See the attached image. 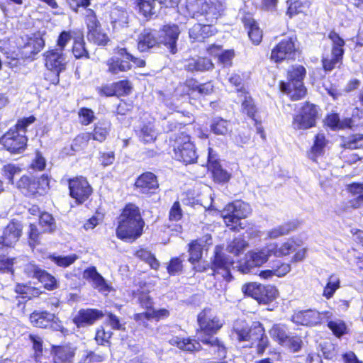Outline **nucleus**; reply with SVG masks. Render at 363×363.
<instances>
[{
    "label": "nucleus",
    "mask_w": 363,
    "mask_h": 363,
    "mask_svg": "<svg viewBox=\"0 0 363 363\" xmlns=\"http://www.w3.org/2000/svg\"><path fill=\"white\" fill-rule=\"evenodd\" d=\"M328 325L337 336H341L345 333L346 325L342 320L328 321Z\"/></svg>",
    "instance_id": "338daca9"
},
{
    "label": "nucleus",
    "mask_w": 363,
    "mask_h": 363,
    "mask_svg": "<svg viewBox=\"0 0 363 363\" xmlns=\"http://www.w3.org/2000/svg\"><path fill=\"white\" fill-rule=\"evenodd\" d=\"M138 132L140 139L146 143L153 142L157 135L155 125L151 122L143 123Z\"/></svg>",
    "instance_id": "f704fd0d"
},
{
    "label": "nucleus",
    "mask_w": 363,
    "mask_h": 363,
    "mask_svg": "<svg viewBox=\"0 0 363 363\" xmlns=\"http://www.w3.org/2000/svg\"><path fill=\"white\" fill-rule=\"evenodd\" d=\"M38 280L43 284L45 289L49 291H52L58 287V283L55 277L45 270L41 272V275Z\"/></svg>",
    "instance_id": "8fccbe9b"
},
{
    "label": "nucleus",
    "mask_w": 363,
    "mask_h": 363,
    "mask_svg": "<svg viewBox=\"0 0 363 363\" xmlns=\"http://www.w3.org/2000/svg\"><path fill=\"white\" fill-rule=\"evenodd\" d=\"M248 246V242L245 240L244 238L239 237L235 238L228 243L227 246V250L230 253L238 255L240 253L243 252Z\"/></svg>",
    "instance_id": "a18cd8bd"
},
{
    "label": "nucleus",
    "mask_w": 363,
    "mask_h": 363,
    "mask_svg": "<svg viewBox=\"0 0 363 363\" xmlns=\"http://www.w3.org/2000/svg\"><path fill=\"white\" fill-rule=\"evenodd\" d=\"M54 359L60 363H75L77 348L72 345L53 347Z\"/></svg>",
    "instance_id": "a878e982"
},
{
    "label": "nucleus",
    "mask_w": 363,
    "mask_h": 363,
    "mask_svg": "<svg viewBox=\"0 0 363 363\" xmlns=\"http://www.w3.org/2000/svg\"><path fill=\"white\" fill-rule=\"evenodd\" d=\"M300 225L298 220H292L282 225L276 226L267 232V236L269 239H277L279 237L288 235L291 231L296 230Z\"/></svg>",
    "instance_id": "c85d7f7f"
},
{
    "label": "nucleus",
    "mask_w": 363,
    "mask_h": 363,
    "mask_svg": "<svg viewBox=\"0 0 363 363\" xmlns=\"http://www.w3.org/2000/svg\"><path fill=\"white\" fill-rule=\"evenodd\" d=\"M271 254L276 257L289 256L293 253L292 262H303L306 257L308 249L303 246V241L298 237H291L281 243H269Z\"/></svg>",
    "instance_id": "423d86ee"
},
{
    "label": "nucleus",
    "mask_w": 363,
    "mask_h": 363,
    "mask_svg": "<svg viewBox=\"0 0 363 363\" xmlns=\"http://www.w3.org/2000/svg\"><path fill=\"white\" fill-rule=\"evenodd\" d=\"M110 18L114 28L123 27L128 23L126 11L118 8H114L111 11Z\"/></svg>",
    "instance_id": "ea45409f"
},
{
    "label": "nucleus",
    "mask_w": 363,
    "mask_h": 363,
    "mask_svg": "<svg viewBox=\"0 0 363 363\" xmlns=\"http://www.w3.org/2000/svg\"><path fill=\"white\" fill-rule=\"evenodd\" d=\"M160 43L159 35L155 31L145 29L139 35L138 49L140 52H145Z\"/></svg>",
    "instance_id": "bb28decb"
},
{
    "label": "nucleus",
    "mask_w": 363,
    "mask_h": 363,
    "mask_svg": "<svg viewBox=\"0 0 363 363\" xmlns=\"http://www.w3.org/2000/svg\"><path fill=\"white\" fill-rule=\"evenodd\" d=\"M23 225L17 220L11 221L4 229L0 237V250L4 247H13L22 235Z\"/></svg>",
    "instance_id": "6ab92c4d"
},
{
    "label": "nucleus",
    "mask_w": 363,
    "mask_h": 363,
    "mask_svg": "<svg viewBox=\"0 0 363 363\" xmlns=\"http://www.w3.org/2000/svg\"><path fill=\"white\" fill-rule=\"evenodd\" d=\"M325 145L326 141L324 134H317L314 140V144L308 152V157L313 161L316 162L318 157L323 155Z\"/></svg>",
    "instance_id": "72a5a7b5"
},
{
    "label": "nucleus",
    "mask_w": 363,
    "mask_h": 363,
    "mask_svg": "<svg viewBox=\"0 0 363 363\" xmlns=\"http://www.w3.org/2000/svg\"><path fill=\"white\" fill-rule=\"evenodd\" d=\"M106 65L108 71L113 74H118L120 72H127L131 69L130 62L122 57L121 58L113 57L108 59L106 61Z\"/></svg>",
    "instance_id": "7c9ffc66"
},
{
    "label": "nucleus",
    "mask_w": 363,
    "mask_h": 363,
    "mask_svg": "<svg viewBox=\"0 0 363 363\" xmlns=\"http://www.w3.org/2000/svg\"><path fill=\"white\" fill-rule=\"evenodd\" d=\"M210 128L216 135H225L231 131L232 126L230 121L218 117L212 119Z\"/></svg>",
    "instance_id": "c9c22d12"
},
{
    "label": "nucleus",
    "mask_w": 363,
    "mask_h": 363,
    "mask_svg": "<svg viewBox=\"0 0 363 363\" xmlns=\"http://www.w3.org/2000/svg\"><path fill=\"white\" fill-rule=\"evenodd\" d=\"M242 292L247 296L255 299L260 304H267L273 301L279 295L274 286H264L257 282L247 283L242 286Z\"/></svg>",
    "instance_id": "1a4fd4ad"
},
{
    "label": "nucleus",
    "mask_w": 363,
    "mask_h": 363,
    "mask_svg": "<svg viewBox=\"0 0 363 363\" xmlns=\"http://www.w3.org/2000/svg\"><path fill=\"white\" fill-rule=\"evenodd\" d=\"M296 55L294 41L291 38L283 39L271 52L270 59L274 62L294 59Z\"/></svg>",
    "instance_id": "f3484780"
},
{
    "label": "nucleus",
    "mask_w": 363,
    "mask_h": 363,
    "mask_svg": "<svg viewBox=\"0 0 363 363\" xmlns=\"http://www.w3.org/2000/svg\"><path fill=\"white\" fill-rule=\"evenodd\" d=\"M286 3L288 5L286 15L290 18L303 11V5L300 1L288 0Z\"/></svg>",
    "instance_id": "13d9d810"
},
{
    "label": "nucleus",
    "mask_w": 363,
    "mask_h": 363,
    "mask_svg": "<svg viewBox=\"0 0 363 363\" xmlns=\"http://www.w3.org/2000/svg\"><path fill=\"white\" fill-rule=\"evenodd\" d=\"M213 64L210 59L206 57H196V71L203 72L212 69Z\"/></svg>",
    "instance_id": "774afa93"
},
{
    "label": "nucleus",
    "mask_w": 363,
    "mask_h": 363,
    "mask_svg": "<svg viewBox=\"0 0 363 363\" xmlns=\"http://www.w3.org/2000/svg\"><path fill=\"white\" fill-rule=\"evenodd\" d=\"M87 39L89 41L93 42L99 45H105L108 40L107 35L101 33L100 28L96 30L88 32Z\"/></svg>",
    "instance_id": "6e6d98bb"
},
{
    "label": "nucleus",
    "mask_w": 363,
    "mask_h": 363,
    "mask_svg": "<svg viewBox=\"0 0 363 363\" xmlns=\"http://www.w3.org/2000/svg\"><path fill=\"white\" fill-rule=\"evenodd\" d=\"M233 261L225 254L218 252V247L212 262L211 268L215 274H220L224 279L229 281L231 279L230 269Z\"/></svg>",
    "instance_id": "aec40b11"
},
{
    "label": "nucleus",
    "mask_w": 363,
    "mask_h": 363,
    "mask_svg": "<svg viewBox=\"0 0 363 363\" xmlns=\"http://www.w3.org/2000/svg\"><path fill=\"white\" fill-rule=\"evenodd\" d=\"M328 37L332 41L331 56H323L322 65L325 71L331 72L336 67H340L342 62L345 41L335 32H330Z\"/></svg>",
    "instance_id": "9d476101"
},
{
    "label": "nucleus",
    "mask_w": 363,
    "mask_h": 363,
    "mask_svg": "<svg viewBox=\"0 0 363 363\" xmlns=\"http://www.w3.org/2000/svg\"><path fill=\"white\" fill-rule=\"evenodd\" d=\"M141 305L147 309L144 313H140L135 315L134 318L136 321H142L145 319H151L150 308L152 307V301L149 296L143 295L140 298Z\"/></svg>",
    "instance_id": "de8ad7c7"
},
{
    "label": "nucleus",
    "mask_w": 363,
    "mask_h": 363,
    "mask_svg": "<svg viewBox=\"0 0 363 363\" xmlns=\"http://www.w3.org/2000/svg\"><path fill=\"white\" fill-rule=\"evenodd\" d=\"M117 53L119 56L125 58L129 62L130 61L133 62L138 67H144L145 66V61L144 60L134 57L127 51L126 48H118Z\"/></svg>",
    "instance_id": "4d7b16f0"
},
{
    "label": "nucleus",
    "mask_w": 363,
    "mask_h": 363,
    "mask_svg": "<svg viewBox=\"0 0 363 363\" xmlns=\"http://www.w3.org/2000/svg\"><path fill=\"white\" fill-rule=\"evenodd\" d=\"M48 258L58 267L66 268L72 264L78 259V256L76 254L66 256L52 254Z\"/></svg>",
    "instance_id": "a19ab883"
},
{
    "label": "nucleus",
    "mask_w": 363,
    "mask_h": 363,
    "mask_svg": "<svg viewBox=\"0 0 363 363\" xmlns=\"http://www.w3.org/2000/svg\"><path fill=\"white\" fill-rule=\"evenodd\" d=\"M270 250L268 244L264 247L249 251L239 264L240 271L244 274L250 273L253 268L266 263L272 255Z\"/></svg>",
    "instance_id": "f8f14e48"
},
{
    "label": "nucleus",
    "mask_w": 363,
    "mask_h": 363,
    "mask_svg": "<svg viewBox=\"0 0 363 363\" xmlns=\"http://www.w3.org/2000/svg\"><path fill=\"white\" fill-rule=\"evenodd\" d=\"M48 185V177L45 175L38 179L33 177L23 176L17 183V187L26 196L42 194Z\"/></svg>",
    "instance_id": "2eb2a0df"
},
{
    "label": "nucleus",
    "mask_w": 363,
    "mask_h": 363,
    "mask_svg": "<svg viewBox=\"0 0 363 363\" xmlns=\"http://www.w3.org/2000/svg\"><path fill=\"white\" fill-rule=\"evenodd\" d=\"M180 33V29L176 24H167L163 26L158 34L160 42L170 50L172 54L177 52V41Z\"/></svg>",
    "instance_id": "4be33fe9"
},
{
    "label": "nucleus",
    "mask_w": 363,
    "mask_h": 363,
    "mask_svg": "<svg viewBox=\"0 0 363 363\" xmlns=\"http://www.w3.org/2000/svg\"><path fill=\"white\" fill-rule=\"evenodd\" d=\"M111 128V123L108 120L103 119L98 121L92 132V138L99 142L104 141L108 135Z\"/></svg>",
    "instance_id": "2f4dec72"
},
{
    "label": "nucleus",
    "mask_w": 363,
    "mask_h": 363,
    "mask_svg": "<svg viewBox=\"0 0 363 363\" xmlns=\"http://www.w3.org/2000/svg\"><path fill=\"white\" fill-rule=\"evenodd\" d=\"M78 114L80 123L84 125H89L95 118L94 111L87 108H80Z\"/></svg>",
    "instance_id": "052dcab7"
},
{
    "label": "nucleus",
    "mask_w": 363,
    "mask_h": 363,
    "mask_svg": "<svg viewBox=\"0 0 363 363\" xmlns=\"http://www.w3.org/2000/svg\"><path fill=\"white\" fill-rule=\"evenodd\" d=\"M143 225L138 207L127 204L121 215L116 235L121 240L135 239L142 234Z\"/></svg>",
    "instance_id": "7ed1b4c3"
},
{
    "label": "nucleus",
    "mask_w": 363,
    "mask_h": 363,
    "mask_svg": "<svg viewBox=\"0 0 363 363\" xmlns=\"http://www.w3.org/2000/svg\"><path fill=\"white\" fill-rule=\"evenodd\" d=\"M168 342L171 345L176 346L184 351L193 352L199 350L201 347L199 342L190 339L189 337L172 336L168 339Z\"/></svg>",
    "instance_id": "cd10ccee"
},
{
    "label": "nucleus",
    "mask_w": 363,
    "mask_h": 363,
    "mask_svg": "<svg viewBox=\"0 0 363 363\" xmlns=\"http://www.w3.org/2000/svg\"><path fill=\"white\" fill-rule=\"evenodd\" d=\"M35 117L30 116L19 120L14 128H11L1 138L0 143L11 153H21L26 147V128L35 121Z\"/></svg>",
    "instance_id": "20e7f679"
},
{
    "label": "nucleus",
    "mask_w": 363,
    "mask_h": 363,
    "mask_svg": "<svg viewBox=\"0 0 363 363\" xmlns=\"http://www.w3.org/2000/svg\"><path fill=\"white\" fill-rule=\"evenodd\" d=\"M306 74V70L303 66L300 65L291 66L287 73L289 82L280 83L281 91L286 93L294 101L303 98L306 94V89L303 85Z\"/></svg>",
    "instance_id": "39448f33"
},
{
    "label": "nucleus",
    "mask_w": 363,
    "mask_h": 363,
    "mask_svg": "<svg viewBox=\"0 0 363 363\" xmlns=\"http://www.w3.org/2000/svg\"><path fill=\"white\" fill-rule=\"evenodd\" d=\"M21 169L12 164L4 165L2 168L3 176L8 179L9 183L13 184V178L16 174H19Z\"/></svg>",
    "instance_id": "bf43d9fd"
},
{
    "label": "nucleus",
    "mask_w": 363,
    "mask_h": 363,
    "mask_svg": "<svg viewBox=\"0 0 363 363\" xmlns=\"http://www.w3.org/2000/svg\"><path fill=\"white\" fill-rule=\"evenodd\" d=\"M83 278L91 283L92 286L100 293L108 294L111 286L106 282L105 279L97 272L95 267L86 269L83 273Z\"/></svg>",
    "instance_id": "5701e85b"
},
{
    "label": "nucleus",
    "mask_w": 363,
    "mask_h": 363,
    "mask_svg": "<svg viewBox=\"0 0 363 363\" xmlns=\"http://www.w3.org/2000/svg\"><path fill=\"white\" fill-rule=\"evenodd\" d=\"M72 38L71 31H62L58 36L57 40V47L55 48L65 52L67 45L70 42Z\"/></svg>",
    "instance_id": "680f3d73"
},
{
    "label": "nucleus",
    "mask_w": 363,
    "mask_h": 363,
    "mask_svg": "<svg viewBox=\"0 0 363 363\" xmlns=\"http://www.w3.org/2000/svg\"><path fill=\"white\" fill-rule=\"evenodd\" d=\"M39 223L44 232H52L56 228V225L52 216L48 213H43L39 218Z\"/></svg>",
    "instance_id": "09e8293b"
},
{
    "label": "nucleus",
    "mask_w": 363,
    "mask_h": 363,
    "mask_svg": "<svg viewBox=\"0 0 363 363\" xmlns=\"http://www.w3.org/2000/svg\"><path fill=\"white\" fill-rule=\"evenodd\" d=\"M55 318V315L46 311L33 312L30 315L31 323L38 328H47L50 325L51 320Z\"/></svg>",
    "instance_id": "473e14b6"
},
{
    "label": "nucleus",
    "mask_w": 363,
    "mask_h": 363,
    "mask_svg": "<svg viewBox=\"0 0 363 363\" xmlns=\"http://www.w3.org/2000/svg\"><path fill=\"white\" fill-rule=\"evenodd\" d=\"M174 157L186 164L196 162L198 155L189 135L180 133L176 138L174 145Z\"/></svg>",
    "instance_id": "6e6552de"
},
{
    "label": "nucleus",
    "mask_w": 363,
    "mask_h": 363,
    "mask_svg": "<svg viewBox=\"0 0 363 363\" xmlns=\"http://www.w3.org/2000/svg\"><path fill=\"white\" fill-rule=\"evenodd\" d=\"M43 271L44 269H42L33 263H28L24 267V272L27 277L30 278L38 279L41 275V272H43Z\"/></svg>",
    "instance_id": "e2e57ef3"
},
{
    "label": "nucleus",
    "mask_w": 363,
    "mask_h": 363,
    "mask_svg": "<svg viewBox=\"0 0 363 363\" xmlns=\"http://www.w3.org/2000/svg\"><path fill=\"white\" fill-rule=\"evenodd\" d=\"M262 334V325L255 322L250 327L246 321L238 320L234 323L233 335L239 342H247L250 346L254 337Z\"/></svg>",
    "instance_id": "4468645a"
},
{
    "label": "nucleus",
    "mask_w": 363,
    "mask_h": 363,
    "mask_svg": "<svg viewBox=\"0 0 363 363\" xmlns=\"http://www.w3.org/2000/svg\"><path fill=\"white\" fill-rule=\"evenodd\" d=\"M325 124L333 130L343 129L350 128L352 124V121L350 118H345L340 121L337 113H332L328 115L325 118Z\"/></svg>",
    "instance_id": "e433bc0d"
},
{
    "label": "nucleus",
    "mask_w": 363,
    "mask_h": 363,
    "mask_svg": "<svg viewBox=\"0 0 363 363\" xmlns=\"http://www.w3.org/2000/svg\"><path fill=\"white\" fill-rule=\"evenodd\" d=\"M332 316L330 311L320 313L314 309H307L294 312L291 320L297 325L313 326L320 324L323 320L328 321Z\"/></svg>",
    "instance_id": "ddd939ff"
},
{
    "label": "nucleus",
    "mask_w": 363,
    "mask_h": 363,
    "mask_svg": "<svg viewBox=\"0 0 363 363\" xmlns=\"http://www.w3.org/2000/svg\"><path fill=\"white\" fill-rule=\"evenodd\" d=\"M340 287V281L337 276L330 275L328 279L326 286L323 289V296L327 299L332 298L339 288Z\"/></svg>",
    "instance_id": "c03bdc74"
},
{
    "label": "nucleus",
    "mask_w": 363,
    "mask_h": 363,
    "mask_svg": "<svg viewBox=\"0 0 363 363\" xmlns=\"http://www.w3.org/2000/svg\"><path fill=\"white\" fill-rule=\"evenodd\" d=\"M212 172L214 179L219 182H228L230 178V174L223 169L219 163L208 167Z\"/></svg>",
    "instance_id": "3c124183"
},
{
    "label": "nucleus",
    "mask_w": 363,
    "mask_h": 363,
    "mask_svg": "<svg viewBox=\"0 0 363 363\" xmlns=\"http://www.w3.org/2000/svg\"><path fill=\"white\" fill-rule=\"evenodd\" d=\"M104 313L98 309H80L74 317L73 323L77 328H84L93 325L97 320L101 318Z\"/></svg>",
    "instance_id": "b1692460"
},
{
    "label": "nucleus",
    "mask_w": 363,
    "mask_h": 363,
    "mask_svg": "<svg viewBox=\"0 0 363 363\" xmlns=\"http://www.w3.org/2000/svg\"><path fill=\"white\" fill-rule=\"evenodd\" d=\"M177 91H182L187 95L197 94L201 96H206L213 93V86L211 82L199 84L195 79H190L186 80L185 83L180 84L177 88Z\"/></svg>",
    "instance_id": "412c9836"
},
{
    "label": "nucleus",
    "mask_w": 363,
    "mask_h": 363,
    "mask_svg": "<svg viewBox=\"0 0 363 363\" xmlns=\"http://www.w3.org/2000/svg\"><path fill=\"white\" fill-rule=\"evenodd\" d=\"M84 41L82 33H79V38L74 40L72 52L76 58L87 57L88 52L84 47Z\"/></svg>",
    "instance_id": "603ef678"
},
{
    "label": "nucleus",
    "mask_w": 363,
    "mask_h": 363,
    "mask_svg": "<svg viewBox=\"0 0 363 363\" xmlns=\"http://www.w3.org/2000/svg\"><path fill=\"white\" fill-rule=\"evenodd\" d=\"M86 23L88 28V32L96 30L100 28L99 22L98 21L96 15L91 10H89L86 15Z\"/></svg>",
    "instance_id": "69168bd1"
},
{
    "label": "nucleus",
    "mask_w": 363,
    "mask_h": 363,
    "mask_svg": "<svg viewBox=\"0 0 363 363\" xmlns=\"http://www.w3.org/2000/svg\"><path fill=\"white\" fill-rule=\"evenodd\" d=\"M318 107L306 102L301 105L298 112L294 116L293 127L296 130H306L315 125L318 118Z\"/></svg>",
    "instance_id": "9b49d317"
},
{
    "label": "nucleus",
    "mask_w": 363,
    "mask_h": 363,
    "mask_svg": "<svg viewBox=\"0 0 363 363\" xmlns=\"http://www.w3.org/2000/svg\"><path fill=\"white\" fill-rule=\"evenodd\" d=\"M139 11L145 17L155 13L156 0H133Z\"/></svg>",
    "instance_id": "49530a36"
},
{
    "label": "nucleus",
    "mask_w": 363,
    "mask_h": 363,
    "mask_svg": "<svg viewBox=\"0 0 363 363\" xmlns=\"http://www.w3.org/2000/svg\"><path fill=\"white\" fill-rule=\"evenodd\" d=\"M203 240L193 241L189 245V261L194 264L198 262L202 257V251L206 245H203Z\"/></svg>",
    "instance_id": "37998d69"
},
{
    "label": "nucleus",
    "mask_w": 363,
    "mask_h": 363,
    "mask_svg": "<svg viewBox=\"0 0 363 363\" xmlns=\"http://www.w3.org/2000/svg\"><path fill=\"white\" fill-rule=\"evenodd\" d=\"M251 213L250 206L242 201L228 203L222 212L224 222L230 229L239 231L244 229L241 219L245 218Z\"/></svg>",
    "instance_id": "0eeeda50"
},
{
    "label": "nucleus",
    "mask_w": 363,
    "mask_h": 363,
    "mask_svg": "<svg viewBox=\"0 0 363 363\" xmlns=\"http://www.w3.org/2000/svg\"><path fill=\"white\" fill-rule=\"evenodd\" d=\"M225 9L223 0H206L200 5L198 0H179L177 9L186 17L197 19L198 23L189 29V38L202 41L213 35L216 28L213 23Z\"/></svg>",
    "instance_id": "f257e3e1"
},
{
    "label": "nucleus",
    "mask_w": 363,
    "mask_h": 363,
    "mask_svg": "<svg viewBox=\"0 0 363 363\" xmlns=\"http://www.w3.org/2000/svg\"><path fill=\"white\" fill-rule=\"evenodd\" d=\"M135 187L142 194H152L158 188L159 184L156 176L152 172L141 174L135 183Z\"/></svg>",
    "instance_id": "393cba45"
},
{
    "label": "nucleus",
    "mask_w": 363,
    "mask_h": 363,
    "mask_svg": "<svg viewBox=\"0 0 363 363\" xmlns=\"http://www.w3.org/2000/svg\"><path fill=\"white\" fill-rule=\"evenodd\" d=\"M135 255L145 261L147 263L150 264L151 268L152 269H157L159 267V262L155 257L153 255L151 254V252L147 250L141 249L140 250H138L135 253Z\"/></svg>",
    "instance_id": "5fc2aeb1"
},
{
    "label": "nucleus",
    "mask_w": 363,
    "mask_h": 363,
    "mask_svg": "<svg viewBox=\"0 0 363 363\" xmlns=\"http://www.w3.org/2000/svg\"><path fill=\"white\" fill-rule=\"evenodd\" d=\"M70 196L77 203L84 202L91 194V187L87 180L82 177H76L69 181Z\"/></svg>",
    "instance_id": "a211bd4d"
},
{
    "label": "nucleus",
    "mask_w": 363,
    "mask_h": 363,
    "mask_svg": "<svg viewBox=\"0 0 363 363\" xmlns=\"http://www.w3.org/2000/svg\"><path fill=\"white\" fill-rule=\"evenodd\" d=\"M270 337L280 345H284L287 340L288 335L287 328L281 324H275L269 331Z\"/></svg>",
    "instance_id": "4c0bfd02"
},
{
    "label": "nucleus",
    "mask_w": 363,
    "mask_h": 363,
    "mask_svg": "<svg viewBox=\"0 0 363 363\" xmlns=\"http://www.w3.org/2000/svg\"><path fill=\"white\" fill-rule=\"evenodd\" d=\"M45 33L38 32L30 38L24 47L26 54L35 55L40 52L45 45Z\"/></svg>",
    "instance_id": "c756f323"
},
{
    "label": "nucleus",
    "mask_w": 363,
    "mask_h": 363,
    "mask_svg": "<svg viewBox=\"0 0 363 363\" xmlns=\"http://www.w3.org/2000/svg\"><path fill=\"white\" fill-rule=\"evenodd\" d=\"M245 26L248 28V35L253 43L259 44L262 38V32L257 23L252 19H247L245 21Z\"/></svg>",
    "instance_id": "79ce46f5"
},
{
    "label": "nucleus",
    "mask_w": 363,
    "mask_h": 363,
    "mask_svg": "<svg viewBox=\"0 0 363 363\" xmlns=\"http://www.w3.org/2000/svg\"><path fill=\"white\" fill-rule=\"evenodd\" d=\"M256 345L257 348V352L262 354L269 345V340L265 335V330L262 327V334L257 335V337H254L249 347Z\"/></svg>",
    "instance_id": "864d4df0"
},
{
    "label": "nucleus",
    "mask_w": 363,
    "mask_h": 363,
    "mask_svg": "<svg viewBox=\"0 0 363 363\" xmlns=\"http://www.w3.org/2000/svg\"><path fill=\"white\" fill-rule=\"evenodd\" d=\"M201 332L199 340L203 344L209 345V352L215 358L221 361L226 357V347L218 337L213 336L223 326V321L210 308H205L197 317Z\"/></svg>",
    "instance_id": "f03ea898"
},
{
    "label": "nucleus",
    "mask_w": 363,
    "mask_h": 363,
    "mask_svg": "<svg viewBox=\"0 0 363 363\" xmlns=\"http://www.w3.org/2000/svg\"><path fill=\"white\" fill-rule=\"evenodd\" d=\"M17 264V259L16 258H1L0 259V271L2 272L13 274V265Z\"/></svg>",
    "instance_id": "0e129e2a"
},
{
    "label": "nucleus",
    "mask_w": 363,
    "mask_h": 363,
    "mask_svg": "<svg viewBox=\"0 0 363 363\" xmlns=\"http://www.w3.org/2000/svg\"><path fill=\"white\" fill-rule=\"evenodd\" d=\"M239 97L242 100V111L246 113L250 118H254L257 108L252 97L247 91H241Z\"/></svg>",
    "instance_id": "58836bf2"
},
{
    "label": "nucleus",
    "mask_w": 363,
    "mask_h": 363,
    "mask_svg": "<svg viewBox=\"0 0 363 363\" xmlns=\"http://www.w3.org/2000/svg\"><path fill=\"white\" fill-rule=\"evenodd\" d=\"M43 59L46 68L56 73L57 77L66 69L67 60L65 52L55 48H50L43 53ZM58 82L59 78L57 77L56 83Z\"/></svg>",
    "instance_id": "dca6fc26"
}]
</instances>
